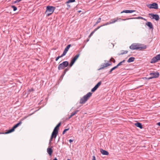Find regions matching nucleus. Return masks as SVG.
<instances>
[{
  "mask_svg": "<svg viewBox=\"0 0 160 160\" xmlns=\"http://www.w3.org/2000/svg\"><path fill=\"white\" fill-rule=\"evenodd\" d=\"M61 122L59 123L55 127L53 131V132L58 134V132L59 128L61 125Z\"/></svg>",
  "mask_w": 160,
  "mask_h": 160,
  "instance_id": "nucleus-10",
  "label": "nucleus"
},
{
  "mask_svg": "<svg viewBox=\"0 0 160 160\" xmlns=\"http://www.w3.org/2000/svg\"><path fill=\"white\" fill-rule=\"evenodd\" d=\"M125 60H122V61L121 62L119 63L116 65V66L117 67H118L119 66H121L122 65H123V64L125 62Z\"/></svg>",
  "mask_w": 160,
  "mask_h": 160,
  "instance_id": "nucleus-24",
  "label": "nucleus"
},
{
  "mask_svg": "<svg viewBox=\"0 0 160 160\" xmlns=\"http://www.w3.org/2000/svg\"><path fill=\"white\" fill-rule=\"evenodd\" d=\"M122 19H121V18H118V17H117L116 18H114L112 19H111L110 22H111V24H112L114 23H115V22H117L118 20L123 21L122 20Z\"/></svg>",
  "mask_w": 160,
  "mask_h": 160,
  "instance_id": "nucleus-12",
  "label": "nucleus"
},
{
  "mask_svg": "<svg viewBox=\"0 0 160 160\" xmlns=\"http://www.w3.org/2000/svg\"><path fill=\"white\" fill-rule=\"evenodd\" d=\"M11 7L13 9V10L14 11H16L17 9V8L13 5L11 6Z\"/></svg>",
  "mask_w": 160,
  "mask_h": 160,
  "instance_id": "nucleus-29",
  "label": "nucleus"
},
{
  "mask_svg": "<svg viewBox=\"0 0 160 160\" xmlns=\"http://www.w3.org/2000/svg\"><path fill=\"white\" fill-rule=\"evenodd\" d=\"M78 12H81V11H80H80H78Z\"/></svg>",
  "mask_w": 160,
  "mask_h": 160,
  "instance_id": "nucleus-53",
  "label": "nucleus"
},
{
  "mask_svg": "<svg viewBox=\"0 0 160 160\" xmlns=\"http://www.w3.org/2000/svg\"><path fill=\"white\" fill-rule=\"evenodd\" d=\"M92 160H96L95 157L94 156H93Z\"/></svg>",
  "mask_w": 160,
  "mask_h": 160,
  "instance_id": "nucleus-45",
  "label": "nucleus"
},
{
  "mask_svg": "<svg viewBox=\"0 0 160 160\" xmlns=\"http://www.w3.org/2000/svg\"><path fill=\"white\" fill-rule=\"evenodd\" d=\"M80 55V54H78L76 55L75 56H74V57L76 59H77L78 58L79 56Z\"/></svg>",
  "mask_w": 160,
  "mask_h": 160,
  "instance_id": "nucleus-38",
  "label": "nucleus"
},
{
  "mask_svg": "<svg viewBox=\"0 0 160 160\" xmlns=\"http://www.w3.org/2000/svg\"><path fill=\"white\" fill-rule=\"evenodd\" d=\"M69 69V68H66L64 72V73H66V72H67Z\"/></svg>",
  "mask_w": 160,
  "mask_h": 160,
  "instance_id": "nucleus-41",
  "label": "nucleus"
},
{
  "mask_svg": "<svg viewBox=\"0 0 160 160\" xmlns=\"http://www.w3.org/2000/svg\"><path fill=\"white\" fill-rule=\"evenodd\" d=\"M66 54V53H65L64 52H63V53L61 56H59L60 57V58H61L65 55Z\"/></svg>",
  "mask_w": 160,
  "mask_h": 160,
  "instance_id": "nucleus-36",
  "label": "nucleus"
},
{
  "mask_svg": "<svg viewBox=\"0 0 160 160\" xmlns=\"http://www.w3.org/2000/svg\"><path fill=\"white\" fill-rule=\"evenodd\" d=\"M102 27V25L100 26H98L96 28H95L94 30V31L96 32L97 30L98 29H99L100 28Z\"/></svg>",
  "mask_w": 160,
  "mask_h": 160,
  "instance_id": "nucleus-32",
  "label": "nucleus"
},
{
  "mask_svg": "<svg viewBox=\"0 0 160 160\" xmlns=\"http://www.w3.org/2000/svg\"><path fill=\"white\" fill-rule=\"evenodd\" d=\"M89 39H88L87 40V42H88V41H89Z\"/></svg>",
  "mask_w": 160,
  "mask_h": 160,
  "instance_id": "nucleus-54",
  "label": "nucleus"
},
{
  "mask_svg": "<svg viewBox=\"0 0 160 160\" xmlns=\"http://www.w3.org/2000/svg\"><path fill=\"white\" fill-rule=\"evenodd\" d=\"M156 77H152V76H151V77L149 78H145L147 80H150L152 79L153 78H156Z\"/></svg>",
  "mask_w": 160,
  "mask_h": 160,
  "instance_id": "nucleus-28",
  "label": "nucleus"
},
{
  "mask_svg": "<svg viewBox=\"0 0 160 160\" xmlns=\"http://www.w3.org/2000/svg\"><path fill=\"white\" fill-rule=\"evenodd\" d=\"M147 6L150 9L153 8L157 9L158 8V4L155 2H154L152 4H149L147 5Z\"/></svg>",
  "mask_w": 160,
  "mask_h": 160,
  "instance_id": "nucleus-7",
  "label": "nucleus"
},
{
  "mask_svg": "<svg viewBox=\"0 0 160 160\" xmlns=\"http://www.w3.org/2000/svg\"><path fill=\"white\" fill-rule=\"evenodd\" d=\"M98 88L95 86L91 89V92H95Z\"/></svg>",
  "mask_w": 160,
  "mask_h": 160,
  "instance_id": "nucleus-31",
  "label": "nucleus"
},
{
  "mask_svg": "<svg viewBox=\"0 0 160 160\" xmlns=\"http://www.w3.org/2000/svg\"><path fill=\"white\" fill-rule=\"evenodd\" d=\"M69 129V128L65 129L62 132V134H64Z\"/></svg>",
  "mask_w": 160,
  "mask_h": 160,
  "instance_id": "nucleus-35",
  "label": "nucleus"
},
{
  "mask_svg": "<svg viewBox=\"0 0 160 160\" xmlns=\"http://www.w3.org/2000/svg\"><path fill=\"white\" fill-rule=\"evenodd\" d=\"M72 59H73V60H74L75 61H76L77 60V59H76L74 57H73V58H72Z\"/></svg>",
  "mask_w": 160,
  "mask_h": 160,
  "instance_id": "nucleus-49",
  "label": "nucleus"
},
{
  "mask_svg": "<svg viewBox=\"0 0 160 160\" xmlns=\"http://www.w3.org/2000/svg\"><path fill=\"white\" fill-rule=\"evenodd\" d=\"M109 61H108V63H103L100 65V68H99L98 70H101L103 69H104L105 67H107L108 66H111L112 65V63H108Z\"/></svg>",
  "mask_w": 160,
  "mask_h": 160,
  "instance_id": "nucleus-8",
  "label": "nucleus"
},
{
  "mask_svg": "<svg viewBox=\"0 0 160 160\" xmlns=\"http://www.w3.org/2000/svg\"><path fill=\"white\" fill-rule=\"evenodd\" d=\"M149 74L150 76H152V77H156V78H158L159 75V73L157 72L151 73Z\"/></svg>",
  "mask_w": 160,
  "mask_h": 160,
  "instance_id": "nucleus-15",
  "label": "nucleus"
},
{
  "mask_svg": "<svg viewBox=\"0 0 160 160\" xmlns=\"http://www.w3.org/2000/svg\"><path fill=\"white\" fill-rule=\"evenodd\" d=\"M101 82L100 81L95 86V87L98 88V87L101 85Z\"/></svg>",
  "mask_w": 160,
  "mask_h": 160,
  "instance_id": "nucleus-27",
  "label": "nucleus"
},
{
  "mask_svg": "<svg viewBox=\"0 0 160 160\" xmlns=\"http://www.w3.org/2000/svg\"><path fill=\"white\" fill-rule=\"evenodd\" d=\"M147 46L145 45H143L142 46V45L138 44L133 43L129 47V48L132 50L139 49L140 50H142L146 48Z\"/></svg>",
  "mask_w": 160,
  "mask_h": 160,
  "instance_id": "nucleus-1",
  "label": "nucleus"
},
{
  "mask_svg": "<svg viewBox=\"0 0 160 160\" xmlns=\"http://www.w3.org/2000/svg\"><path fill=\"white\" fill-rule=\"evenodd\" d=\"M68 8L70 7V5H68Z\"/></svg>",
  "mask_w": 160,
  "mask_h": 160,
  "instance_id": "nucleus-52",
  "label": "nucleus"
},
{
  "mask_svg": "<svg viewBox=\"0 0 160 160\" xmlns=\"http://www.w3.org/2000/svg\"><path fill=\"white\" fill-rule=\"evenodd\" d=\"M71 44H69L67 46V47L65 48V49H64V50L63 51L66 54L67 52L68 51V49L70 48L71 47Z\"/></svg>",
  "mask_w": 160,
  "mask_h": 160,
  "instance_id": "nucleus-19",
  "label": "nucleus"
},
{
  "mask_svg": "<svg viewBox=\"0 0 160 160\" xmlns=\"http://www.w3.org/2000/svg\"><path fill=\"white\" fill-rule=\"evenodd\" d=\"M47 152L49 155H51L53 151L51 148H48L47 149Z\"/></svg>",
  "mask_w": 160,
  "mask_h": 160,
  "instance_id": "nucleus-20",
  "label": "nucleus"
},
{
  "mask_svg": "<svg viewBox=\"0 0 160 160\" xmlns=\"http://www.w3.org/2000/svg\"><path fill=\"white\" fill-rule=\"evenodd\" d=\"M98 23L97 22H96L95 24L94 25V26H95Z\"/></svg>",
  "mask_w": 160,
  "mask_h": 160,
  "instance_id": "nucleus-48",
  "label": "nucleus"
},
{
  "mask_svg": "<svg viewBox=\"0 0 160 160\" xmlns=\"http://www.w3.org/2000/svg\"><path fill=\"white\" fill-rule=\"evenodd\" d=\"M65 73H64V72H63L62 75L61 76V77H63L64 75L65 74Z\"/></svg>",
  "mask_w": 160,
  "mask_h": 160,
  "instance_id": "nucleus-46",
  "label": "nucleus"
},
{
  "mask_svg": "<svg viewBox=\"0 0 160 160\" xmlns=\"http://www.w3.org/2000/svg\"><path fill=\"white\" fill-rule=\"evenodd\" d=\"M56 9L55 7L48 6L46 8V10L45 13L47 14V16H49L53 13Z\"/></svg>",
  "mask_w": 160,
  "mask_h": 160,
  "instance_id": "nucleus-3",
  "label": "nucleus"
},
{
  "mask_svg": "<svg viewBox=\"0 0 160 160\" xmlns=\"http://www.w3.org/2000/svg\"><path fill=\"white\" fill-rule=\"evenodd\" d=\"M75 62V61L74 60L72 59V60L71 61V62L69 64V67H72Z\"/></svg>",
  "mask_w": 160,
  "mask_h": 160,
  "instance_id": "nucleus-26",
  "label": "nucleus"
},
{
  "mask_svg": "<svg viewBox=\"0 0 160 160\" xmlns=\"http://www.w3.org/2000/svg\"><path fill=\"white\" fill-rule=\"evenodd\" d=\"M75 0H68L66 2L67 3H68L71 2H75Z\"/></svg>",
  "mask_w": 160,
  "mask_h": 160,
  "instance_id": "nucleus-30",
  "label": "nucleus"
},
{
  "mask_svg": "<svg viewBox=\"0 0 160 160\" xmlns=\"http://www.w3.org/2000/svg\"><path fill=\"white\" fill-rule=\"evenodd\" d=\"M135 58L134 57H132L130 58L127 61V62L128 63L133 62L134 61Z\"/></svg>",
  "mask_w": 160,
  "mask_h": 160,
  "instance_id": "nucleus-22",
  "label": "nucleus"
},
{
  "mask_svg": "<svg viewBox=\"0 0 160 160\" xmlns=\"http://www.w3.org/2000/svg\"><path fill=\"white\" fill-rule=\"evenodd\" d=\"M110 61H112L114 62V63H115V60L113 58H111L110 60Z\"/></svg>",
  "mask_w": 160,
  "mask_h": 160,
  "instance_id": "nucleus-39",
  "label": "nucleus"
},
{
  "mask_svg": "<svg viewBox=\"0 0 160 160\" xmlns=\"http://www.w3.org/2000/svg\"><path fill=\"white\" fill-rule=\"evenodd\" d=\"M121 53H119L118 54V55H122L124 54H126L128 52V51H124V50H122L121 51Z\"/></svg>",
  "mask_w": 160,
  "mask_h": 160,
  "instance_id": "nucleus-23",
  "label": "nucleus"
},
{
  "mask_svg": "<svg viewBox=\"0 0 160 160\" xmlns=\"http://www.w3.org/2000/svg\"><path fill=\"white\" fill-rule=\"evenodd\" d=\"M149 16H151L152 17V19H155L156 21H158L159 20V16L157 14H154L152 13H150L148 14Z\"/></svg>",
  "mask_w": 160,
  "mask_h": 160,
  "instance_id": "nucleus-9",
  "label": "nucleus"
},
{
  "mask_svg": "<svg viewBox=\"0 0 160 160\" xmlns=\"http://www.w3.org/2000/svg\"><path fill=\"white\" fill-rule=\"evenodd\" d=\"M159 60H160V54L154 57L152 59L150 62L151 63H155Z\"/></svg>",
  "mask_w": 160,
  "mask_h": 160,
  "instance_id": "nucleus-6",
  "label": "nucleus"
},
{
  "mask_svg": "<svg viewBox=\"0 0 160 160\" xmlns=\"http://www.w3.org/2000/svg\"><path fill=\"white\" fill-rule=\"evenodd\" d=\"M100 152L103 155H108L109 154L108 152L105 150L102 149H100Z\"/></svg>",
  "mask_w": 160,
  "mask_h": 160,
  "instance_id": "nucleus-16",
  "label": "nucleus"
},
{
  "mask_svg": "<svg viewBox=\"0 0 160 160\" xmlns=\"http://www.w3.org/2000/svg\"><path fill=\"white\" fill-rule=\"evenodd\" d=\"M80 55V54H78L76 55L75 56H74V57L76 59H77L78 58L79 56Z\"/></svg>",
  "mask_w": 160,
  "mask_h": 160,
  "instance_id": "nucleus-37",
  "label": "nucleus"
},
{
  "mask_svg": "<svg viewBox=\"0 0 160 160\" xmlns=\"http://www.w3.org/2000/svg\"><path fill=\"white\" fill-rule=\"evenodd\" d=\"M22 123V122H19L17 123L15 125H14L12 128L8 130L7 132H3V133H0V134H7L10 133H11L13 132L15 129L17 128L19 125H20Z\"/></svg>",
  "mask_w": 160,
  "mask_h": 160,
  "instance_id": "nucleus-4",
  "label": "nucleus"
},
{
  "mask_svg": "<svg viewBox=\"0 0 160 160\" xmlns=\"http://www.w3.org/2000/svg\"><path fill=\"white\" fill-rule=\"evenodd\" d=\"M135 11L134 10H124L122 11L121 12V13H122L124 12L126 13H131L135 12Z\"/></svg>",
  "mask_w": 160,
  "mask_h": 160,
  "instance_id": "nucleus-17",
  "label": "nucleus"
},
{
  "mask_svg": "<svg viewBox=\"0 0 160 160\" xmlns=\"http://www.w3.org/2000/svg\"><path fill=\"white\" fill-rule=\"evenodd\" d=\"M79 110H76L74 112L72 113L71 114V115L68 118L69 119L70 118L73 116L74 115L76 114L79 112Z\"/></svg>",
  "mask_w": 160,
  "mask_h": 160,
  "instance_id": "nucleus-21",
  "label": "nucleus"
},
{
  "mask_svg": "<svg viewBox=\"0 0 160 160\" xmlns=\"http://www.w3.org/2000/svg\"><path fill=\"white\" fill-rule=\"evenodd\" d=\"M67 160H71L69 159H68Z\"/></svg>",
  "mask_w": 160,
  "mask_h": 160,
  "instance_id": "nucleus-55",
  "label": "nucleus"
},
{
  "mask_svg": "<svg viewBox=\"0 0 160 160\" xmlns=\"http://www.w3.org/2000/svg\"><path fill=\"white\" fill-rule=\"evenodd\" d=\"M68 65L69 62L68 61H64L58 65V69L59 70L63 69L67 67Z\"/></svg>",
  "mask_w": 160,
  "mask_h": 160,
  "instance_id": "nucleus-5",
  "label": "nucleus"
},
{
  "mask_svg": "<svg viewBox=\"0 0 160 160\" xmlns=\"http://www.w3.org/2000/svg\"><path fill=\"white\" fill-rule=\"evenodd\" d=\"M146 25L148 27L149 29L153 30V27L152 23L150 22H148L146 23Z\"/></svg>",
  "mask_w": 160,
  "mask_h": 160,
  "instance_id": "nucleus-14",
  "label": "nucleus"
},
{
  "mask_svg": "<svg viewBox=\"0 0 160 160\" xmlns=\"http://www.w3.org/2000/svg\"><path fill=\"white\" fill-rule=\"evenodd\" d=\"M157 124L159 126H160V122H159L157 123Z\"/></svg>",
  "mask_w": 160,
  "mask_h": 160,
  "instance_id": "nucleus-50",
  "label": "nucleus"
},
{
  "mask_svg": "<svg viewBox=\"0 0 160 160\" xmlns=\"http://www.w3.org/2000/svg\"><path fill=\"white\" fill-rule=\"evenodd\" d=\"M69 142L70 143H71L73 141V140H72V139H70L69 140Z\"/></svg>",
  "mask_w": 160,
  "mask_h": 160,
  "instance_id": "nucleus-47",
  "label": "nucleus"
},
{
  "mask_svg": "<svg viewBox=\"0 0 160 160\" xmlns=\"http://www.w3.org/2000/svg\"><path fill=\"white\" fill-rule=\"evenodd\" d=\"M101 18H98V20L97 21V22L98 23H99V22H100L101 21Z\"/></svg>",
  "mask_w": 160,
  "mask_h": 160,
  "instance_id": "nucleus-42",
  "label": "nucleus"
},
{
  "mask_svg": "<svg viewBox=\"0 0 160 160\" xmlns=\"http://www.w3.org/2000/svg\"><path fill=\"white\" fill-rule=\"evenodd\" d=\"M59 58H60V57L59 56H58L55 59L56 61H57Z\"/></svg>",
  "mask_w": 160,
  "mask_h": 160,
  "instance_id": "nucleus-44",
  "label": "nucleus"
},
{
  "mask_svg": "<svg viewBox=\"0 0 160 160\" xmlns=\"http://www.w3.org/2000/svg\"><path fill=\"white\" fill-rule=\"evenodd\" d=\"M111 24L110 22H108L105 23L104 24L102 25V26H105V25H109V24Z\"/></svg>",
  "mask_w": 160,
  "mask_h": 160,
  "instance_id": "nucleus-33",
  "label": "nucleus"
},
{
  "mask_svg": "<svg viewBox=\"0 0 160 160\" xmlns=\"http://www.w3.org/2000/svg\"><path fill=\"white\" fill-rule=\"evenodd\" d=\"M92 93L89 92L87 93L86 95L83 96L80 99L79 103L80 104H84L89 99L91 96Z\"/></svg>",
  "mask_w": 160,
  "mask_h": 160,
  "instance_id": "nucleus-2",
  "label": "nucleus"
},
{
  "mask_svg": "<svg viewBox=\"0 0 160 160\" xmlns=\"http://www.w3.org/2000/svg\"><path fill=\"white\" fill-rule=\"evenodd\" d=\"M53 160H58L56 158H55Z\"/></svg>",
  "mask_w": 160,
  "mask_h": 160,
  "instance_id": "nucleus-51",
  "label": "nucleus"
},
{
  "mask_svg": "<svg viewBox=\"0 0 160 160\" xmlns=\"http://www.w3.org/2000/svg\"><path fill=\"white\" fill-rule=\"evenodd\" d=\"M58 134L52 132L51 136L49 140V143H50L52 141L53 138H55L57 136Z\"/></svg>",
  "mask_w": 160,
  "mask_h": 160,
  "instance_id": "nucleus-11",
  "label": "nucleus"
},
{
  "mask_svg": "<svg viewBox=\"0 0 160 160\" xmlns=\"http://www.w3.org/2000/svg\"><path fill=\"white\" fill-rule=\"evenodd\" d=\"M95 32L94 31V30H93L92 32L89 35L88 37L89 38H90V37L93 34V33Z\"/></svg>",
  "mask_w": 160,
  "mask_h": 160,
  "instance_id": "nucleus-34",
  "label": "nucleus"
},
{
  "mask_svg": "<svg viewBox=\"0 0 160 160\" xmlns=\"http://www.w3.org/2000/svg\"><path fill=\"white\" fill-rule=\"evenodd\" d=\"M134 124L136 126L140 128V129H142L143 128L142 124L140 122H138L135 123Z\"/></svg>",
  "mask_w": 160,
  "mask_h": 160,
  "instance_id": "nucleus-18",
  "label": "nucleus"
},
{
  "mask_svg": "<svg viewBox=\"0 0 160 160\" xmlns=\"http://www.w3.org/2000/svg\"><path fill=\"white\" fill-rule=\"evenodd\" d=\"M143 19L145 21H147V20L143 18V17H139L137 18H127L126 19H122V20H128L129 19Z\"/></svg>",
  "mask_w": 160,
  "mask_h": 160,
  "instance_id": "nucleus-13",
  "label": "nucleus"
},
{
  "mask_svg": "<svg viewBox=\"0 0 160 160\" xmlns=\"http://www.w3.org/2000/svg\"><path fill=\"white\" fill-rule=\"evenodd\" d=\"M117 67L116 66L112 68H111L110 70L109 71V72H108V74H110L112 73V72L115 69L117 68Z\"/></svg>",
  "mask_w": 160,
  "mask_h": 160,
  "instance_id": "nucleus-25",
  "label": "nucleus"
},
{
  "mask_svg": "<svg viewBox=\"0 0 160 160\" xmlns=\"http://www.w3.org/2000/svg\"><path fill=\"white\" fill-rule=\"evenodd\" d=\"M21 1V0H16V1H15L14 2V3H18L19 2Z\"/></svg>",
  "mask_w": 160,
  "mask_h": 160,
  "instance_id": "nucleus-43",
  "label": "nucleus"
},
{
  "mask_svg": "<svg viewBox=\"0 0 160 160\" xmlns=\"http://www.w3.org/2000/svg\"><path fill=\"white\" fill-rule=\"evenodd\" d=\"M69 69V68H66L64 72V73H66V72H67Z\"/></svg>",
  "mask_w": 160,
  "mask_h": 160,
  "instance_id": "nucleus-40",
  "label": "nucleus"
}]
</instances>
